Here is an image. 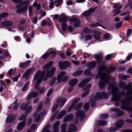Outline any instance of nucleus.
I'll return each instance as SVG.
<instances>
[{
    "instance_id": "nucleus-21",
    "label": "nucleus",
    "mask_w": 132,
    "mask_h": 132,
    "mask_svg": "<svg viewBox=\"0 0 132 132\" xmlns=\"http://www.w3.org/2000/svg\"><path fill=\"white\" fill-rule=\"evenodd\" d=\"M78 81L77 79L74 78L70 80L69 82V84L71 86H75L77 83Z\"/></svg>"
},
{
    "instance_id": "nucleus-64",
    "label": "nucleus",
    "mask_w": 132,
    "mask_h": 132,
    "mask_svg": "<svg viewBox=\"0 0 132 132\" xmlns=\"http://www.w3.org/2000/svg\"><path fill=\"white\" fill-rule=\"evenodd\" d=\"M74 106L72 105L70 106L69 107L67 111L68 112H70L72 110L73 108L74 107Z\"/></svg>"
},
{
    "instance_id": "nucleus-52",
    "label": "nucleus",
    "mask_w": 132,
    "mask_h": 132,
    "mask_svg": "<svg viewBox=\"0 0 132 132\" xmlns=\"http://www.w3.org/2000/svg\"><path fill=\"white\" fill-rule=\"evenodd\" d=\"M32 10V7L31 6H30L29 7V16H31Z\"/></svg>"
},
{
    "instance_id": "nucleus-34",
    "label": "nucleus",
    "mask_w": 132,
    "mask_h": 132,
    "mask_svg": "<svg viewBox=\"0 0 132 132\" xmlns=\"http://www.w3.org/2000/svg\"><path fill=\"white\" fill-rule=\"evenodd\" d=\"M55 52V50H53L50 53H48L45 54L42 56V57L44 59H45L50 54H54Z\"/></svg>"
},
{
    "instance_id": "nucleus-2",
    "label": "nucleus",
    "mask_w": 132,
    "mask_h": 132,
    "mask_svg": "<svg viewBox=\"0 0 132 132\" xmlns=\"http://www.w3.org/2000/svg\"><path fill=\"white\" fill-rule=\"evenodd\" d=\"M53 61L49 62L44 66L43 69L44 70L42 72L40 71H38L34 75L33 80H36L38 79L35 86V88L37 90V92H38L39 89V84L41 82L45 75V70L47 71L48 70L50 67L53 65Z\"/></svg>"
},
{
    "instance_id": "nucleus-62",
    "label": "nucleus",
    "mask_w": 132,
    "mask_h": 132,
    "mask_svg": "<svg viewBox=\"0 0 132 132\" xmlns=\"http://www.w3.org/2000/svg\"><path fill=\"white\" fill-rule=\"evenodd\" d=\"M53 91V89H50L47 92V96H49L51 93H52Z\"/></svg>"
},
{
    "instance_id": "nucleus-22",
    "label": "nucleus",
    "mask_w": 132,
    "mask_h": 132,
    "mask_svg": "<svg viewBox=\"0 0 132 132\" xmlns=\"http://www.w3.org/2000/svg\"><path fill=\"white\" fill-rule=\"evenodd\" d=\"M96 65V63L95 62H89L86 64V66L87 67L88 69L90 70L95 67Z\"/></svg>"
},
{
    "instance_id": "nucleus-61",
    "label": "nucleus",
    "mask_w": 132,
    "mask_h": 132,
    "mask_svg": "<svg viewBox=\"0 0 132 132\" xmlns=\"http://www.w3.org/2000/svg\"><path fill=\"white\" fill-rule=\"evenodd\" d=\"M58 106V105H56L54 106L52 110V112H54L57 109Z\"/></svg>"
},
{
    "instance_id": "nucleus-56",
    "label": "nucleus",
    "mask_w": 132,
    "mask_h": 132,
    "mask_svg": "<svg viewBox=\"0 0 132 132\" xmlns=\"http://www.w3.org/2000/svg\"><path fill=\"white\" fill-rule=\"evenodd\" d=\"M83 31L85 33H88L90 32V30L88 28L85 27L83 29Z\"/></svg>"
},
{
    "instance_id": "nucleus-33",
    "label": "nucleus",
    "mask_w": 132,
    "mask_h": 132,
    "mask_svg": "<svg viewBox=\"0 0 132 132\" xmlns=\"http://www.w3.org/2000/svg\"><path fill=\"white\" fill-rule=\"evenodd\" d=\"M119 77L122 79L125 80L129 77V76L128 75H124L122 74H120L118 76Z\"/></svg>"
},
{
    "instance_id": "nucleus-4",
    "label": "nucleus",
    "mask_w": 132,
    "mask_h": 132,
    "mask_svg": "<svg viewBox=\"0 0 132 132\" xmlns=\"http://www.w3.org/2000/svg\"><path fill=\"white\" fill-rule=\"evenodd\" d=\"M109 93L106 94L104 92L101 93L99 92H97L94 98L92 97L90 99L91 106L93 107L95 106L97 100H99L100 99L102 98L103 97L105 99L108 98L109 97Z\"/></svg>"
},
{
    "instance_id": "nucleus-35",
    "label": "nucleus",
    "mask_w": 132,
    "mask_h": 132,
    "mask_svg": "<svg viewBox=\"0 0 132 132\" xmlns=\"http://www.w3.org/2000/svg\"><path fill=\"white\" fill-rule=\"evenodd\" d=\"M27 116V114L26 113L23 114L21 115L19 118V120L20 121L22 120H24L26 119Z\"/></svg>"
},
{
    "instance_id": "nucleus-47",
    "label": "nucleus",
    "mask_w": 132,
    "mask_h": 132,
    "mask_svg": "<svg viewBox=\"0 0 132 132\" xmlns=\"http://www.w3.org/2000/svg\"><path fill=\"white\" fill-rule=\"evenodd\" d=\"M67 125L66 123L63 124L62 126V130L61 132H65V127Z\"/></svg>"
},
{
    "instance_id": "nucleus-43",
    "label": "nucleus",
    "mask_w": 132,
    "mask_h": 132,
    "mask_svg": "<svg viewBox=\"0 0 132 132\" xmlns=\"http://www.w3.org/2000/svg\"><path fill=\"white\" fill-rule=\"evenodd\" d=\"M51 127V125L50 124H48L43 129V131H47V130H48V129Z\"/></svg>"
},
{
    "instance_id": "nucleus-24",
    "label": "nucleus",
    "mask_w": 132,
    "mask_h": 132,
    "mask_svg": "<svg viewBox=\"0 0 132 132\" xmlns=\"http://www.w3.org/2000/svg\"><path fill=\"white\" fill-rule=\"evenodd\" d=\"M31 63V62L29 60H28L26 62H24L19 64L20 67L23 68L27 67Z\"/></svg>"
},
{
    "instance_id": "nucleus-42",
    "label": "nucleus",
    "mask_w": 132,
    "mask_h": 132,
    "mask_svg": "<svg viewBox=\"0 0 132 132\" xmlns=\"http://www.w3.org/2000/svg\"><path fill=\"white\" fill-rule=\"evenodd\" d=\"M79 98H77L74 100L73 102L72 103V105L73 106H75V105L80 100Z\"/></svg>"
},
{
    "instance_id": "nucleus-20",
    "label": "nucleus",
    "mask_w": 132,
    "mask_h": 132,
    "mask_svg": "<svg viewBox=\"0 0 132 132\" xmlns=\"http://www.w3.org/2000/svg\"><path fill=\"white\" fill-rule=\"evenodd\" d=\"M38 95V93L35 91H33L28 95L27 98L28 99H30L32 97H35L37 96Z\"/></svg>"
},
{
    "instance_id": "nucleus-27",
    "label": "nucleus",
    "mask_w": 132,
    "mask_h": 132,
    "mask_svg": "<svg viewBox=\"0 0 132 132\" xmlns=\"http://www.w3.org/2000/svg\"><path fill=\"white\" fill-rule=\"evenodd\" d=\"M76 130V126L73 124H70L68 132H72V131H75Z\"/></svg>"
},
{
    "instance_id": "nucleus-13",
    "label": "nucleus",
    "mask_w": 132,
    "mask_h": 132,
    "mask_svg": "<svg viewBox=\"0 0 132 132\" xmlns=\"http://www.w3.org/2000/svg\"><path fill=\"white\" fill-rule=\"evenodd\" d=\"M34 71V68H31L28 70H27L22 76L23 78H26L28 76L32 73Z\"/></svg>"
},
{
    "instance_id": "nucleus-49",
    "label": "nucleus",
    "mask_w": 132,
    "mask_h": 132,
    "mask_svg": "<svg viewBox=\"0 0 132 132\" xmlns=\"http://www.w3.org/2000/svg\"><path fill=\"white\" fill-rule=\"evenodd\" d=\"M117 128L116 127H112L109 129V132H114L117 130Z\"/></svg>"
},
{
    "instance_id": "nucleus-12",
    "label": "nucleus",
    "mask_w": 132,
    "mask_h": 132,
    "mask_svg": "<svg viewBox=\"0 0 132 132\" xmlns=\"http://www.w3.org/2000/svg\"><path fill=\"white\" fill-rule=\"evenodd\" d=\"M91 85L90 84H88L84 89V92L81 95L82 97H84L88 94L90 92L89 89L90 88Z\"/></svg>"
},
{
    "instance_id": "nucleus-15",
    "label": "nucleus",
    "mask_w": 132,
    "mask_h": 132,
    "mask_svg": "<svg viewBox=\"0 0 132 132\" xmlns=\"http://www.w3.org/2000/svg\"><path fill=\"white\" fill-rule=\"evenodd\" d=\"M91 80L90 78L88 79H84L82 80L78 85V86L80 87H83L86 84H87Z\"/></svg>"
},
{
    "instance_id": "nucleus-45",
    "label": "nucleus",
    "mask_w": 132,
    "mask_h": 132,
    "mask_svg": "<svg viewBox=\"0 0 132 132\" xmlns=\"http://www.w3.org/2000/svg\"><path fill=\"white\" fill-rule=\"evenodd\" d=\"M90 26L91 27L95 28L98 26H101V25L98 23H96L94 24H92L90 25Z\"/></svg>"
},
{
    "instance_id": "nucleus-59",
    "label": "nucleus",
    "mask_w": 132,
    "mask_h": 132,
    "mask_svg": "<svg viewBox=\"0 0 132 132\" xmlns=\"http://www.w3.org/2000/svg\"><path fill=\"white\" fill-rule=\"evenodd\" d=\"M110 35L109 34H106L104 35L103 36V38L105 39H107L110 37Z\"/></svg>"
},
{
    "instance_id": "nucleus-11",
    "label": "nucleus",
    "mask_w": 132,
    "mask_h": 132,
    "mask_svg": "<svg viewBox=\"0 0 132 132\" xmlns=\"http://www.w3.org/2000/svg\"><path fill=\"white\" fill-rule=\"evenodd\" d=\"M76 116L79 117L80 120H82L85 117V112L84 111H81L80 110L78 111L76 113Z\"/></svg>"
},
{
    "instance_id": "nucleus-31",
    "label": "nucleus",
    "mask_w": 132,
    "mask_h": 132,
    "mask_svg": "<svg viewBox=\"0 0 132 132\" xmlns=\"http://www.w3.org/2000/svg\"><path fill=\"white\" fill-rule=\"evenodd\" d=\"M28 8L27 6H24L21 8L20 9H18L16 12L18 13H20L22 11H26Z\"/></svg>"
},
{
    "instance_id": "nucleus-51",
    "label": "nucleus",
    "mask_w": 132,
    "mask_h": 132,
    "mask_svg": "<svg viewBox=\"0 0 132 132\" xmlns=\"http://www.w3.org/2000/svg\"><path fill=\"white\" fill-rule=\"evenodd\" d=\"M90 70L89 69H88L85 70L84 72V73L85 75H89L90 74Z\"/></svg>"
},
{
    "instance_id": "nucleus-8",
    "label": "nucleus",
    "mask_w": 132,
    "mask_h": 132,
    "mask_svg": "<svg viewBox=\"0 0 132 132\" xmlns=\"http://www.w3.org/2000/svg\"><path fill=\"white\" fill-rule=\"evenodd\" d=\"M46 113V111H43L41 113H39L35 112L33 115V117H34V121L35 122H37L40 120V118L42 115H44Z\"/></svg>"
},
{
    "instance_id": "nucleus-32",
    "label": "nucleus",
    "mask_w": 132,
    "mask_h": 132,
    "mask_svg": "<svg viewBox=\"0 0 132 132\" xmlns=\"http://www.w3.org/2000/svg\"><path fill=\"white\" fill-rule=\"evenodd\" d=\"M107 123V122L105 121L98 120L97 122V125L101 126L105 125Z\"/></svg>"
},
{
    "instance_id": "nucleus-41",
    "label": "nucleus",
    "mask_w": 132,
    "mask_h": 132,
    "mask_svg": "<svg viewBox=\"0 0 132 132\" xmlns=\"http://www.w3.org/2000/svg\"><path fill=\"white\" fill-rule=\"evenodd\" d=\"M116 70V68L113 67H111L110 68L108 69L107 70V71L109 73L112 72Z\"/></svg>"
},
{
    "instance_id": "nucleus-53",
    "label": "nucleus",
    "mask_w": 132,
    "mask_h": 132,
    "mask_svg": "<svg viewBox=\"0 0 132 132\" xmlns=\"http://www.w3.org/2000/svg\"><path fill=\"white\" fill-rule=\"evenodd\" d=\"M123 23L122 22H118L116 25V27L117 28H119Z\"/></svg>"
},
{
    "instance_id": "nucleus-10",
    "label": "nucleus",
    "mask_w": 132,
    "mask_h": 132,
    "mask_svg": "<svg viewBox=\"0 0 132 132\" xmlns=\"http://www.w3.org/2000/svg\"><path fill=\"white\" fill-rule=\"evenodd\" d=\"M70 64V63L68 61H65L64 62L60 61L59 63V66L60 69H64L67 67Z\"/></svg>"
},
{
    "instance_id": "nucleus-1",
    "label": "nucleus",
    "mask_w": 132,
    "mask_h": 132,
    "mask_svg": "<svg viewBox=\"0 0 132 132\" xmlns=\"http://www.w3.org/2000/svg\"><path fill=\"white\" fill-rule=\"evenodd\" d=\"M125 83L121 82L120 83L121 87L123 88L124 90L121 91L119 95H117L119 91L117 87L116 83L110 84L108 87L109 90H112V93L113 94L111 101L113 102H119L120 98L125 97L124 99L121 101V103L123 105L121 106V108L125 110L128 111L132 112V105L127 106L130 103V102L132 100V84L129 83L128 85H125Z\"/></svg>"
},
{
    "instance_id": "nucleus-48",
    "label": "nucleus",
    "mask_w": 132,
    "mask_h": 132,
    "mask_svg": "<svg viewBox=\"0 0 132 132\" xmlns=\"http://www.w3.org/2000/svg\"><path fill=\"white\" fill-rule=\"evenodd\" d=\"M112 54H108L106 56V60H109L112 59Z\"/></svg>"
},
{
    "instance_id": "nucleus-60",
    "label": "nucleus",
    "mask_w": 132,
    "mask_h": 132,
    "mask_svg": "<svg viewBox=\"0 0 132 132\" xmlns=\"http://www.w3.org/2000/svg\"><path fill=\"white\" fill-rule=\"evenodd\" d=\"M122 7V6L121 5L119 6L118 7V4L115 5L113 6V7L114 8H118L119 9H121Z\"/></svg>"
},
{
    "instance_id": "nucleus-16",
    "label": "nucleus",
    "mask_w": 132,
    "mask_h": 132,
    "mask_svg": "<svg viewBox=\"0 0 132 132\" xmlns=\"http://www.w3.org/2000/svg\"><path fill=\"white\" fill-rule=\"evenodd\" d=\"M67 100L66 98H63L61 97H59L57 100V102L58 103H60V106H62L64 105Z\"/></svg>"
},
{
    "instance_id": "nucleus-40",
    "label": "nucleus",
    "mask_w": 132,
    "mask_h": 132,
    "mask_svg": "<svg viewBox=\"0 0 132 132\" xmlns=\"http://www.w3.org/2000/svg\"><path fill=\"white\" fill-rule=\"evenodd\" d=\"M109 116L107 114H102L100 115V117L101 118L104 119L107 118Z\"/></svg>"
},
{
    "instance_id": "nucleus-26",
    "label": "nucleus",
    "mask_w": 132,
    "mask_h": 132,
    "mask_svg": "<svg viewBox=\"0 0 132 132\" xmlns=\"http://www.w3.org/2000/svg\"><path fill=\"white\" fill-rule=\"evenodd\" d=\"M13 24V23L11 22L5 21L1 23V24L4 26H9Z\"/></svg>"
},
{
    "instance_id": "nucleus-38",
    "label": "nucleus",
    "mask_w": 132,
    "mask_h": 132,
    "mask_svg": "<svg viewBox=\"0 0 132 132\" xmlns=\"http://www.w3.org/2000/svg\"><path fill=\"white\" fill-rule=\"evenodd\" d=\"M82 103H79L77 105L76 107L75 108V110H77L79 109L82 107Z\"/></svg>"
},
{
    "instance_id": "nucleus-14",
    "label": "nucleus",
    "mask_w": 132,
    "mask_h": 132,
    "mask_svg": "<svg viewBox=\"0 0 132 132\" xmlns=\"http://www.w3.org/2000/svg\"><path fill=\"white\" fill-rule=\"evenodd\" d=\"M16 117V116L15 115L13 114H10L7 118L6 121L7 122H11L15 119Z\"/></svg>"
},
{
    "instance_id": "nucleus-5",
    "label": "nucleus",
    "mask_w": 132,
    "mask_h": 132,
    "mask_svg": "<svg viewBox=\"0 0 132 132\" xmlns=\"http://www.w3.org/2000/svg\"><path fill=\"white\" fill-rule=\"evenodd\" d=\"M66 74V73L64 71H62L60 73L57 77V80L59 83L65 82L68 80V76L66 75L64 76Z\"/></svg>"
},
{
    "instance_id": "nucleus-46",
    "label": "nucleus",
    "mask_w": 132,
    "mask_h": 132,
    "mask_svg": "<svg viewBox=\"0 0 132 132\" xmlns=\"http://www.w3.org/2000/svg\"><path fill=\"white\" fill-rule=\"evenodd\" d=\"M67 25L65 23H63L62 25V30L63 31H65L67 29Z\"/></svg>"
},
{
    "instance_id": "nucleus-36",
    "label": "nucleus",
    "mask_w": 132,
    "mask_h": 132,
    "mask_svg": "<svg viewBox=\"0 0 132 132\" xmlns=\"http://www.w3.org/2000/svg\"><path fill=\"white\" fill-rule=\"evenodd\" d=\"M29 84V82H27L23 87L22 90L23 91H25L27 88Z\"/></svg>"
},
{
    "instance_id": "nucleus-57",
    "label": "nucleus",
    "mask_w": 132,
    "mask_h": 132,
    "mask_svg": "<svg viewBox=\"0 0 132 132\" xmlns=\"http://www.w3.org/2000/svg\"><path fill=\"white\" fill-rule=\"evenodd\" d=\"M20 76V75H18V76H16L15 77L13 78L12 79V80L15 82L17 81L18 79L19 78Z\"/></svg>"
},
{
    "instance_id": "nucleus-25",
    "label": "nucleus",
    "mask_w": 132,
    "mask_h": 132,
    "mask_svg": "<svg viewBox=\"0 0 132 132\" xmlns=\"http://www.w3.org/2000/svg\"><path fill=\"white\" fill-rule=\"evenodd\" d=\"M94 58L96 59L99 62L102 61V56L101 54H95L94 55Z\"/></svg>"
},
{
    "instance_id": "nucleus-28",
    "label": "nucleus",
    "mask_w": 132,
    "mask_h": 132,
    "mask_svg": "<svg viewBox=\"0 0 132 132\" xmlns=\"http://www.w3.org/2000/svg\"><path fill=\"white\" fill-rule=\"evenodd\" d=\"M59 121H57L54 125L53 126V128L54 129L53 132H58V126L59 123Z\"/></svg>"
},
{
    "instance_id": "nucleus-63",
    "label": "nucleus",
    "mask_w": 132,
    "mask_h": 132,
    "mask_svg": "<svg viewBox=\"0 0 132 132\" xmlns=\"http://www.w3.org/2000/svg\"><path fill=\"white\" fill-rule=\"evenodd\" d=\"M54 3L55 4V6L56 7H58L60 5V3L56 0L54 1Z\"/></svg>"
},
{
    "instance_id": "nucleus-7",
    "label": "nucleus",
    "mask_w": 132,
    "mask_h": 132,
    "mask_svg": "<svg viewBox=\"0 0 132 132\" xmlns=\"http://www.w3.org/2000/svg\"><path fill=\"white\" fill-rule=\"evenodd\" d=\"M29 102H28L25 105L24 103H22L20 106V109L23 111L26 110V113L27 114L29 113L31 111L32 109V107L31 106H29L27 109H26L27 107L29 104Z\"/></svg>"
},
{
    "instance_id": "nucleus-50",
    "label": "nucleus",
    "mask_w": 132,
    "mask_h": 132,
    "mask_svg": "<svg viewBox=\"0 0 132 132\" xmlns=\"http://www.w3.org/2000/svg\"><path fill=\"white\" fill-rule=\"evenodd\" d=\"M92 38V36L89 35H87L85 36V39L86 40H88L91 39Z\"/></svg>"
},
{
    "instance_id": "nucleus-23",
    "label": "nucleus",
    "mask_w": 132,
    "mask_h": 132,
    "mask_svg": "<svg viewBox=\"0 0 132 132\" xmlns=\"http://www.w3.org/2000/svg\"><path fill=\"white\" fill-rule=\"evenodd\" d=\"M124 121L123 120H120L118 121L116 123V125L117 128L119 129L121 128L124 124Z\"/></svg>"
},
{
    "instance_id": "nucleus-55",
    "label": "nucleus",
    "mask_w": 132,
    "mask_h": 132,
    "mask_svg": "<svg viewBox=\"0 0 132 132\" xmlns=\"http://www.w3.org/2000/svg\"><path fill=\"white\" fill-rule=\"evenodd\" d=\"M42 105H39L37 107V113H38V112H39L42 109Z\"/></svg>"
},
{
    "instance_id": "nucleus-19",
    "label": "nucleus",
    "mask_w": 132,
    "mask_h": 132,
    "mask_svg": "<svg viewBox=\"0 0 132 132\" xmlns=\"http://www.w3.org/2000/svg\"><path fill=\"white\" fill-rule=\"evenodd\" d=\"M67 19V17L64 16L63 14H62L61 15V16L59 18V21L60 22H63V23H65Z\"/></svg>"
},
{
    "instance_id": "nucleus-9",
    "label": "nucleus",
    "mask_w": 132,
    "mask_h": 132,
    "mask_svg": "<svg viewBox=\"0 0 132 132\" xmlns=\"http://www.w3.org/2000/svg\"><path fill=\"white\" fill-rule=\"evenodd\" d=\"M70 23L72 24L73 22H74V26L76 27L79 26L80 23V22L79 19L75 17L72 18L70 20Z\"/></svg>"
},
{
    "instance_id": "nucleus-37",
    "label": "nucleus",
    "mask_w": 132,
    "mask_h": 132,
    "mask_svg": "<svg viewBox=\"0 0 132 132\" xmlns=\"http://www.w3.org/2000/svg\"><path fill=\"white\" fill-rule=\"evenodd\" d=\"M33 5L34 7H36L37 10H39L40 8L41 5L39 4H38L36 2H35L33 4Z\"/></svg>"
},
{
    "instance_id": "nucleus-30",
    "label": "nucleus",
    "mask_w": 132,
    "mask_h": 132,
    "mask_svg": "<svg viewBox=\"0 0 132 132\" xmlns=\"http://www.w3.org/2000/svg\"><path fill=\"white\" fill-rule=\"evenodd\" d=\"M73 115L71 114L69 115L68 116L64 118L63 121L64 122H66L67 121L71 120L72 118Z\"/></svg>"
},
{
    "instance_id": "nucleus-3",
    "label": "nucleus",
    "mask_w": 132,
    "mask_h": 132,
    "mask_svg": "<svg viewBox=\"0 0 132 132\" xmlns=\"http://www.w3.org/2000/svg\"><path fill=\"white\" fill-rule=\"evenodd\" d=\"M106 69V67L104 65L102 66L99 67L98 68L99 72L97 75L96 79H97L100 77V80L99 85L100 87L101 88H103L109 82V76L105 73H102V71Z\"/></svg>"
},
{
    "instance_id": "nucleus-44",
    "label": "nucleus",
    "mask_w": 132,
    "mask_h": 132,
    "mask_svg": "<svg viewBox=\"0 0 132 132\" xmlns=\"http://www.w3.org/2000/svg\"><path fill=\"white\" fill-rule=\"evenodd\" d=\"M59 111H57L55 112L53 116L51 118V121H53L55 119L56 114L59 113Z\"/></svg>"
},
{
    "instance_id": "nucleus-58",
    "label": "nucleus",
    "mask_w": 132,
    "mask_h": 132,
    "mask_svg": "<svg viewBox=\"0 0 132 132\" xmlns=\"http://www.w3.org/2000/svg\"><path fill=\"white\" fill-rule=\"evenodd\" d=\"M132 32V30L131 29L128 30L127 33V35L128 37H129Z\"/></svg>"
},
{
    "instance_id": "nucleus-17",
    "label": "nucleus",
    "mask_w": 132,
    "mask_h": 132,
    "mask_svg": "<svg viewBox=\"0 0 132 132\" xmlns=\"http://www.w3.org/2000/svg\"><path fill=\"white\" fill-rule=\"evenodd\" d=\"M95 10V9L94 8H90L89 9L88 11H84L83 13V15L85 17L89 16L90 15L91 13Z\"/></svg>"
},
{
    "instance_id": "nucleus-54",
    "label": "nucleus",
    "mask_w": 132,
    "mask_h": 132,
    "mask_svg": "<svg viewBox=\"0 0 132 132\" xmlns=\"http://www.w3.org/2000/svg\"><path fill=\"white\" fill-rule=\"evenodd\" d=\"M89 107V103H86L85 104L84 106V110H88Z\"/></svg>"
},
{
    "instance_id": "nucleus-6",
    "label": "nucleus",
    "mask_w": 132,
    "mask_h": 132,
    "mask_svg": "<svg viewBox=\"0 0 132 132\" xmlns=\"http://www.w3.org/2000/svg\"><path fill=\"white\" fill-rule=\"evenodd\" d=\"M56 70V68L54 66L52 67L50 71H47L45 75V77L44 79V80L46 81L48 77H51L53 76Z\"/></svg>"
},
{
    "instance_id": "nucleus-18",
    "label": "nucleus",
    "mask_w": 132,
    "mask_h": 132,
    "mask_svg": "<svg viewBox=\"0 0 132 132\" xmlns=\"http://www.w3.org/2000/svg\"><path fill=\"white\" fill-rule=\"evenodd\" d=\"M26 121L25 122H21L18 125L17 129L19 130H22L25 125Z\"/></svg>"
},
{
    "instance_id": "nucleus-39",
    "label": "nucleus",
    "mask_w": 132,
    "mask_h": 132,
    "mask_svg": "<svg viewBox=\"0 0 132 132\" xmlns=\"http://www.w3.org/2000/svg\"><path fill=\"white\" fill-rule=\"evenodd\" d=\"M82 72V71H80L76 72H74L73 74V76L76 77L77 76H78Z\"/></svg>"
},
{
    "instance_id": "nucleus-29",
    "label": "nucleus",
    "mask_w": 132,
    "mask_h": 132,
    "mask_svg": "<svg viewBox=\"0 0 132 132\" xmlns=\"http://www.w3.org/2000/svg\"><path fill=\"white\" fill-rule=\"evenodd\" d=\"M66 111L65 110L62 111L57 117V119H59L61 118L66 114Z\"/></svg>"
}]
</instances>
